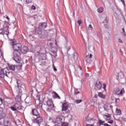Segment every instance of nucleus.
<instances>
[{"instance_id":"nucleus-1","label":"nucleus","mask_w":126,"mask_h":126,"mask_svg":"<svg viewBox=\"0 0 126 126\" xmlns=\"http://www.w3.org/2000/svg\"><path fill=\"white\" fill-rule=\"evenodd\" d=\"M21 44L17 43L13 46V60L17 63H20L19 65H16L17 69L19 70L22 68V63H21V61L22 59L20 57L21 52L20 50H21Z\"/></svg>"},{"instance_id":"nucleus-2","label":"nucleus","mask_w":126,"mask_h":126,"mask_svg":"<svg viewBox=\"0 0 126 126\" xmlns=\"http://www.w3.org/2000/svg\"><path fill=\"white\" fill-rule=\"evenodd\" d=\"M65 117L63 115H60L57 117L55 121H53L54 124L56 125H61V126H67L68 124L64 122Z\"/></svg>"},{"instance_id":"nucleus-3","label":"nucleus","mask_w":126,"mask_h":126,"mask_svg":"<svg viewBox=\"0 0 126 126\" xmlns=\"http://www.w3.org/2000/svg\"><path fill=\"white\" fill-rule=\"evenodd\" d=\"M112 93L115 96H123V94L125 93V89L120 90L118 88H116L113 90Z\"/></svg>"},{"instance_id":"nucleus-4","label":"nucleus","mask_w":126,"mask_h":126,"mask_svg":"<svg viewBox=\"0 0 126 126\" xmlns=\"http://www.w3.org/2000/svg\"><path fill=\"white\" fill-rule=\"evenodd\" d=\"M9 72L8 71V69L6 68L4 69H1L0 70V78H4L5 76H7V77H9Z\"/></svg>"},{"instance_id":"nucleus-5","label":"nucleus","mask_w":126,"mask_h":126,"mask_svg":"<svg viewBox=\"0 0 126 126\" xmlns=\"http://www.w3.org/2000/svg\"><path fill=\"white\" fill-rule=\"evenodd\" d=\"M47 105L48 106V107H46L45 108L46 111L47 112H50L55 106L54 105V103L53 102V100L51 99H48L47 101H46Z\"/></svg>"},{"instance_id":"nucleus-6","label":"nucleus","mask_w":126,"mask_h":126,"mask_svg":"<svg viewBox=\"0 0 126 126\" xmlns=\"http://www.w3.org/2000/svg\"><path fill=\"white\" fill-rule=\"evenodd\" d=\"M9 108V109H11L12 111H13V112H15L16 111L21 110L22 109V106H21L20 102H17L13 105V106H10Z\"/></svg>"},{"instance_id":"nucleus-7","label":"nucleus","mask_w":126,"mask_h":126,"mask_svg":"<svg viewBox=\"0 0 126 126\" xmlns=\"http://www.w3.org/2000/svg\"><path fill=\"white\" fill-rule=\"evenodd\" d=\"M62 111L63 112H65V114H69V109H68V107H69V104L68 102L66 101L62 103Z\"/></svg>"},{"instance_id":"nucleus-8","label":"nucleus","mask_w":126,"mask_h":126,"mask_svg":"<svg viewBox=\"0 0 126 126\" xmlns=\"http://www.w3.org/2000/svg\"><path fill=\"white\" fill-rule=\"evenodd\" d=\"M33 119L34 122L36 124H40V123L43 122V119H42V117L40 116V115L35 117H33Z\"/></svg>"},{"instance_id":"nucleus-9","label":"nucleus","mask_w":126,"mask_h":126,"mask_svg":"<svg viewBox=\"0 0 126 126\" xmlns=\"http://www.w3.org/2000/svg\"><path fill=\"white\" fill-rule=\"evenodd\" d=\"M102 88V84L100 82H96L94 86L95 90H100Z\"/></svg>"},{"instance_id":"nucleus-10","label":"nucleus","mask_w":126,"mask_h":126,"mask_svg":"<svg viewBox=\"0 0 126 126\" xmlns=\"http://www.w3.org/2000/svg\"><path fill=\"white\" fill-rule=\"evenodd\" d=\"M92 58V54H90L89 55H87L86 57V62L87 63V64H89L90 63V62L91 61V59Z\"/></svg>"},{"instance_id":"nucleus-11","label":"nucleus","mask_w":126,"mask_h":126,"mask_svg":"<svg viewBox=\"0 0 126 126\" xmlns=\"http://www.w3.org/2000/svg\"><path fill=\"white\" fill-rule=\"evenodd\" d=\"M21 52L22 54H26L28 52V47L27 46H24L20 50V52Z\"/></svg>"},{"instance_id":"nucleus-12","label":"nucleus","mask_w":126,"mask_h":126,"mask_svg":"<svg viewBox=\"0 0 126 126\" xmlns=\"http://www.w3.org/2000/svg\"><path fill=\"white\" fill-rule=\"evenodd\" d=\"M32 114L33 116V118L40 116V114L38 112V110L36 109H34L32 110Z\"/></svg>"},{"instance_id":"nucleus-13","label":"nucleus","mask_w":126,"mask_h":126,"mask_svg":"<svg viewBox=\"0 0 126 126\" xmlns=\"http://www.w3.org/2000/svg\"><path fill=\"white\" fill-rule=\"evenodd\" d=\"M39 28H42V29H45L47 27V23H41L39 24Z\"/></svg>"},{"instance_id":"nucleus-14","label":"nucleus","mask_w":126,"mask_h":126,"mask_svg":"<svg viewBox=\"0 0 126 126\" xmlns=\"http://www.w3.org/2000/svg\"><path fill=\"white\" fill-rule=\"evenodd\" d=\"M113 108V106L112 105H108L104 107L105 111L106 112H110V111H112V108Z\"/></svg>"},{"instance_id":"nucleus-15","label":"nucleus","mask_w":126,"mask_h":126,"mask_svg":"<svg viewBox=\"0 0 126 126\" xmlns=\"http://www.w3.org/2000/svg\"><path fill=\"white\" fill-rule=\"evenodd\" d=\"M111 114L108 115H103V117L104 118V120L106 121H110L111 120Z\"/></svg>"},{"instance_id":"nucleus-16","label":"nucleus","mask_w":126,"mask_h":126,"mask_svg":"<svg viewBox=\"0 0 126 126\" xmlns=\"http://www.w3.org/2000/svg\"><path fill=\"white\" fill-rule=\"evenodd\" d=\"M52 94L53 98L61 99V97H60V95H59V94H57L56 92L52 93Z\"/></svg>"},{"instance_id":"nucleus-17","label":"nucleus","mask_w":126,"mask_h":126,"mask_svg":"<svg viewBox=\"0 0 126 126\" xmlns=\"http://www.w3.org/2000/svg\"><path fill=\"white\" fill-rule=\"evenodd\" d=\"M17 84L18 88H20L21 86H22V82L20 81V80H17Z\"/></svg>"},{"instance_id":"nucleus-18","label":"nucleus","mask_w":126,"mask_h":126,"mask_svg":"<svg viewBox=\"0 0 126 126\" xmlns=\"http://www.w3.org/2000/svg\"><path fill=\"white\" fill-rule=\"evenodd\" d=\"M35 32L39 34V35H41L42 34V30H41V28L39 27L38 28L35 29Z\"/></svg>"},{"instance_id":"nucleus-19","label":"nucleus","mask_w":126,"mask_h":126,"mask_svg":"<svg viewBox=\"0 0 126 126\" xmlns=\"http://www.w3.org/2000/svg\"><path fill=\"white\" fill-rule=\"evenodd\" d=\"M125 77V75L124 74V72L120 71L119 73H118V77L119 78H124V77Z\"/></svg>"},{"instance_id":"nucleus-20","label":"nucleus","mask_w":126,"mask_h":126,"mask_svg":"<svg viewBox=\"0 0 126 126\" xmlns=\"http://www.w3.org/2000/svg\"><path fill=\"white\" fill-rule=\"evenodd\" d=\"M9 124V121L7 119L4 120L3 122V125L4 126H8Z\"/></svg>"},{"instance_id":"nucleus-21","label":"nucleus","mask_w":126,"mask_h":126,"mask_svg":"<svg viewBox=\"0 0 126 126\" xmlns=\"http://www.w3.org/2000/svg\"><path fill=\"white\" fill-rule=\"evenodd\" d=\"M10 44L13 47L14 46V45H16L17 43H16V41H15V40L12 39V40H10Z\"/></svg>"},{"instance_id":"nucleus-22","label":"nucleus","mask_w":126,"mask_h":126,"mask_svg":"<svg viewBox=\"0 0 126 126\" xmlns=\"http://www.w3.org/2000/svg\"><path fill=\"white\" fill-rule=\"evenodd\" d=\"M104 11V8L102 7H100L97 9V12H99V13H102Z\"/></svg>"},{"instance_id":"nucleus-23","label":"nucleus","mask_w":126,"mask_h":126,"mask_svg":"<svg viewBox=\"0 0 126 126\" xmlns=\"http://www.w3.org/2000/svg\"><path fill=\"white\" fill-rule=\"evenodd\" d=\"M9 68L10 70H15V65H11L9 66Z\"/></svg>"},{"instance_id":"nucleus-24","label":"nucleus","mask_w":126,"mask_h":126,"mask_svg":"<svg viewBox=\"0 0 126 126\" xmlns=\"http://www.w3.org/2000/svg\"><path fill=\"white\" fill-rule=\"evenodd\" d=\"M86 122L91 123V122H92V121H93V119L89 117H87L86 119Z\"/></svg>"},{"instance_id":"nucleus-25","label":"nucleus","mask_w":126,"mask_h":126,"mask_svg":"<svg viewBox=\"0 0 126 126\" xmlns=\"http://www.w3.org/2000/svg\"><path fill=\"white\" fill-rule=\"evenodd\" d=\"M81 102H82V99H77L74 100V103H75V104H80Z\"/></svg>"},{"instance_id":"nucleus-26","label":"nucleus","mask_w":126,"mask_h":126,"mask_svg":"<svg viewBox=\"0 0 126 126\" xmlns=\"http://www.w3.org/2000/svg\"><path fill=\"white\" fill-rule=\"evenodd\" d=\"M99 124L100 126H105V125L106 124V123H105V122L102 121L101 120L99 121Z\"/></svg>"},{"instance_id":"nucleus-27","label":"nucleus","mask_w":126,"mask_h":126,"mask_svg":"<svg viewBox=\"0 0 126 126\" xmlns=\"http://www.w3.org/2000/svg\"><path fill=\"white\" fill-rule=\"evenodd\" d=\"M98 96L100 98H105V95L103 94H102V93H98Z\"/></svg>"},{"instance_id":"nucleus-28","label":"nucleus","mask_w":126,"mask_h":126,"mask_svg":"<svg viewBox=\"0 0 126 126\" xmlns=\"http://www.w3.org/2000/svg\"><path fill=\"white\" fill-rule=\"evenodd\" d=\"M121 110L120 109H116V115H118V116H119L120 115H121Z\"/></svg>"},{"instance_id":"nucleus-29","label":"nucleus","mask_w":126,"mask_h":126,"mask_svg":"<svg viewBox=\"0 0 126 126\" xmlns=\"http://www.w3.org/2000/svg\"><path fill=\"white\" fill-rule=\"evenodd\" d=\"M80 92L78 91L77 89H75L74 91V95H77V94H79Z\"/></svg>"},{"instance_id":"nucleus-30","label":"nucleus","mask_w":126,"mask_h":126,"mask_svg":"<svg viewBox=\"0 0 126 126\" xmlns=\"http://www.w3.org/2000/svg\"><path fill=\"white\" fill-rule=\"evenodd\" d=\"M108 22H109V21H108V19L105 18L104 20V21H103L102 22V23H105V24H108Z\"/></svg>"},{"instance_id":"nucleus-31","label":"nucleus","mask_w":126,"mask_h":126,"mask_svg":"<svg viewBox=\"0 0 126 126\" xmlns=\"http://www.w3.org/2000/svg\"><path fill=\"white\" fill-rule=\"evenodd\" d=\"M4 34H5V35H8V34H9V32H8V30H5L4 31Z\"/></svg>"},{"instance_id":"nucleus-32","label":"nucleus","mask_w":126,"mask_h":126,"mask_svg":"<svg viewBox=\"0 0 126 126\" xmlns=\"http://www.w3.org/2000/svg\"><path fill=\"white\" fill-rule=\"evenodd\" d=\"M108 121H109L107 122L108 124H112L114 123V120H108Z\"/></svg>"},{"instance_id":"nucleus-33","label":"nucleus","mask_w":126,"mask_h":126,"mask_svg":"<svg viewBox=\"0 0 126 126\" xmlns=\"http://www.w3.org/2000/svg\"><path fill=\"white\" fill-rule=\"evenodd\" d=\"M77 23L79 24V26H81V23H82V22L80 20H78L77 21Z\"/></svg>"},{"instance_id":"nucleus-34","label":"nucleus","mask_w":126,"mask_h":126,"mask_svg":"<svg viewBox=\"0 0 126 126\" xmlns=\"http://www.w3.org/2000/svg\"><path fill=\"white\" fill-rule=\"evenodd\" d=\"M124 7H126V2H125V0H121Z\"/></svg>"},{"instance_id":"nucleus-35","label":"nucleus","mask_w":126,"mask_h":126,"mask_svg":"<svg viewBox=\"0 0 126 126\" xmlns=\"http://www.w3.org/2000/svg\"><path fill=\"white\" fill-rule=\"evenodd\" d=\"M88 29L90 30H93V27H92V25H89Z\"/></svg>"},{"instance_id":"nucleus-36","label":"nucleus","mask_w":126,"mask_h":126,"mask_svg":"<svg viewBox=\"0 0 126 126\" xmlns=\"http://www.w3.org/2000/svg\"><path fill=\"white\" fill-rule=\"evenodd\" d=\"M26 1L27 3H30V2H32V0H26Z\"/></svg>"},{"instance_id":"nucleus-37","label":"nucleus","mask_w":126,"mask_h":126,"mask_svg":"<svg viewBox=\"0 0 126 126\" xmlns=\"http://www.w3.org/2000/svg\"><path fill=\"white\" fill-rule=\"evenodd\" d=\"M31 9L32 10H35V9H36V7H35V6L34 5H32L31 7Z\"/></svg>"},{"instance_id":"nucleus-38","label":"nucleus","mask_w":126,"mask_h":126,"mask_svg":"<svg viewBox=\"0 0 126 126\" xmlns=\"http://www.w3.org/2000/svg\"><path fill=\"white\" fill-rule=\"evenodd\" d=\"M118 42L119 43H121V44H123V40H122V39H118Z\"/></svg>"},{"instance_id":"nucleus-39","label":"nucleus","mask_w":126,"mask_h":126,"mask_svg":"<svg viewBox=\"0 0 126 126\" xmlns=\"http://www.w3.org/2000/svg\"><path fill=\"white\" fill-rule=\"evenodd\" d=\"M2 118H5V116H6V114L5 113H3L2 114Z\"/></svg>"},{"instance_id":"nucleus-40","label":"nucleus","mask_w":126,"mask_h":126,"mask_svg":"<svg viewBox=\"0 0 126 126\" xmlns=\"http://www.w3.org/2000/svg\"><path fill=\"white\" fill-rule=\"evenodd\" d=\"M103 89L106 91V84H103Z\"/></svg>"},{"instance_id":"nucleus-41","label":"nucleus","mask_w":126,"mask_h":126,"mask_svg":"<svg viewBox=\"0 0 126 126\" xmlns=\"http://www.w3.org/2000/svg\"><path fill=\"white\" fill-rule=\"evenodd\" d=\"M42 106H43V104H42V103L39 104V107L40 108H42Z\"/></svg>"},{"instance_id":"nucleus-42","label":"nucleus","mask_w":126,"mask_h":126,"mask_svg":"<svg viewBox=\"0 0 126 126\" xmlns=\"http://www.w3.org/2000/svg\"><path fill=\"white\" fill-rule=\"evenodd\" d=\"M74 58L75 59V60H77V59L78 58V57H77L76 55H74Z\"/></svg>"},{"instance_id":"nucleus-43","label":"nucleus","mask_w":126,"mask_h":126,"mask_svg":"<svg viewBox=\"0 0 126 126\" xmlns=\"http://www.w3.org/2000/svg\"><path fill=\"white\" fill-rule=\"evenodd\" d=\"M71 119H74L75 118V115H71Z\"/></svg>"},{"instance_id":"nucleus-44","label":"nucleus","mask_w":126,"mask_h":126,"mask_svg":"<svg viewBox=\"0 0 126 126\" xmlns=\"http://www.w3.org/2000/svg\"><path fill=\"white\" fill-rule=\"evenodd\" d=\"M86 126H94L93 125L87 124Z\"/></svg>"},{"instance_id":"nucleus-45","label":"nucleus","mask_w":126,"mask_h":126,"mask_svg":"<svg viewBox=\"0 0 126 126\" xmlns=\"http://www.w3.org/2000/svg\"><path fill=\"white\" fill-rule=\"evenodd\" d=\"M85 75H86V76H87V77H88L89 76V74L86 73L85 74Z\"/></svg>"},{"instance_id":"nucleus-46","label":"nucleus","mask_w":126,"mask_h":126,"mask_svg":"<svg viewBox=\"0 0 126 126\" xmlns=\"http://www.w3.org/2000/svg\"><path fill=\"white\" fill-rule=\"evenodd\" d=\"M0 34H2V30L1 29H0Z\"/></svg>"},{"instance_id":"nucleus-47","label":"nucleus","mask_w":126,"mask_h":126,"mask_svg":"<svg viewBox=\"0 0 126 126\" xmlns=\"http://www.w3.org/2000/svg\"><path fill=\"white\" fill-rule=\"evenodd\" d=\"M122 33H123V35H125V36H126V32L125 31Z\"/></svg>"},{"instance_id":"nucleus-48","label":"nucleus","mask_w":126,"mask_h":126,"mask_svg":"<svg viewBox=\"0 0 126 126\" xmlns=\"http://www.w3.org/2000/svg\"><path fill=\"white\" fill-rule=\"evenodd\" d=\"M94 98H97L98 97V95L95 94L94 96Z\"/></svg>"},{"instance_id":"nucleus-49","label":"nucleus","mask_w":126,"mask_h":126,"mask_svg":"<svg viewBox=\"0 0 126 126\" xmlns=\"http://www.w3.org/2000/svg\"><path fill=\"white\" fill-rule=\"evenodd\" d=\"M104 126H111V125H109L108 124H104Z\"/></svg>"},{"instance_id":"nucleus-50","label":"nucleus","mask_w":126,"mask_h":126,"mask_svg":"<svg viewBox=\"0 0 126 126\" xmlns=\"http://www.w3.org/2000/svg\"><path fill=\"white\" fill-rule=\"evenodd\" d=\"M6 18L7 19V20H9V17H8V16H7Z\"/></svg>"},{"instance_id":"nucleus-51","label":"nucleus","mask_w":126,"mask_h":126,"mask_svg":"<svg viewBox=\"0 0 126 126\" xmlns=\"http://www.w3.org/2000/svg\"><path fill=\"white\" fill-rule=\"evenodd\" d=\"M54 71H57V68H56L55 67H54Z\"/></svg>"},{"instance_id":"nucleus-52","label":"nucleus","mask_w":126,"mask_h":126,"mask_svg":"<svg viewBox=\"0 0 126 126\" xmlns=\"http://www.w3.org/2000/svg\"><path fill=\"white\" fill-rule=\"evenodd\" d=\"M52 56H53L54 57H56V56H57V53H55V54H54V55H52Z\"/></svg>"},{"instance_id":"nucleus-53","label":"nucleus","mask_w":126,"mask_h":126,"mask_svg":"<svg viewBox=\"0 0 126 126\" xmlns=\"http://www.w3.org/2000/svg\"><path fill=\"white\" fill-rule=\"evenodd\" d=\"M118 100H120V98H116V102H117V101H118Z\"/></svg>"},{"instance_id":"nucleus-54","label":"nucleus","mask_w":126,"mask_h":126,"mask_svg":"<svg viewBox=\"0 0 126 126\" xmlns=\"http://www.w3.org/2000/svg\"><path fill=\"white\" fill-rule=\"evenodd\" d=\"M96 38L98 39V35H97V36H96Z\"/></svg>"},{"instance_id":"nucleus-55","label":"nucleus","mask_w":126,"mask_h":126,"mask_svg":"<svg viewBox=\"0 0 126 126\" xmlns=\"http://www.w3.org/2000/svg\"><path fill=\"white\" fill-rule=\"evenodd\" d=\"M0 100L1 102H2V99L1 98H0Z\"/></svg>"},{"instance_id":"nucleus-56","label":"nucleus","mask_w":126,"mask_h":126,"mask_svg":"<svg viewBox=\"0 0 126 126\" xmlns=\"http://www.w3.org/2000/svg\"><path fill=\"white\" fill-rule=\"evenodd\" d=\"M122 30H123V32H124L125 31V29L123 28Z\"/></svg>"},{"instance_id":"nucleus-57","label":"nucleus","mask_w":126,"mask_h":126,"mask_svg":"<svg viewBox=\"0 0 126 126\" xmlns=\"http://www.w3.org/2000/svg\"><path fill=\"white\" fill-rule=\"evenodd\" d=\"M80 69L81 70V69H82V68H81V67H80Z\"/></svg>"}]
</instances>
